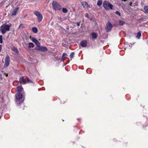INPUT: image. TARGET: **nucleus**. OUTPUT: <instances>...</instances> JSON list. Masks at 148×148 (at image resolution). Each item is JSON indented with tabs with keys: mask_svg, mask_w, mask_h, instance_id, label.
Wrapping results in <instances>:
<instances>
[{
	"mask_svg": "<svg viewBox=\"0 0 148 148\" xmlns=\"http://www.w3.org/2000/svg\"><path fill=\"white\" fill-rule=\"evenodd\" d=\"M11 25L8 24H3L1 26L0 28V31L3 34H5L7 31H9L10 27Z\"/></svg>",
	"mask_w": 148,
	"mask_h": 148,
	"instance_id": "nucleus-1",
	"label": "nucleus"
},
{
	"mask_svg": "<svg viewBox=\"0 0 148 148\" xmlns=\"http://www.w3.org/2000/svg\"><path fill=\"white\" fill-rule=\"evenodd\" d=\"M23 96V95L20 93H17L16 94V101L17 103L20 104L23 102L24 98Z\"/></svg>",
	"mask_w": 148,
	"mask_h": 148,
	"instance_id": "nucleus-2",
	"label": "nucleus"
},
{
	"mask_svg": "<svg viewBox=\"0 0 148 148\" xmlns=\"http://www.w3.org/2000/svg\"><path fill=\"white\" fill-rule=\"evenodd\" d=\"M103 5L106 10H108L109 9L112 10L113 6L109 2L106 1L103 2Z\"/></svg>",
	"mask_w": 148,
	"mask_h": 148,
	"instance_id": "nucleus-3",
	"label": "nucleus"
},
{
	"mask_svg": "<svg viewBox=\"0 0 148 148\" xmlns=\"http://www.w3.org/2000/svg\"><path fill=\"white\" fill-rule=\"evenodd\" d=\"M52 5L54 10H60L61 9V6L58 3L54 1L52 3Z\"/></svg>",
	"mask_w": 148,
	"mask_h": 148,
	"instance_id": "nucleus-4",
	"label": "nucleus"
},
{
	"mask_svg": "<svg viewBox=\"0 0 148 148\" xmlns=\"http://www.w3.org/2000/svg\"><path fill=\"white\" fill-rule=\"evenodd\" d=\"M19 82L23 84H25L26 83H32V82L31 80L29 79L27 77L24 79L23 77H21L19 78Z\"/></svg>",
	"mask_w": 148,
	"mask_h": 148,
	"instance_id": "nucleus-5",
	"label": "nucleus"
},
{
	"mask_svg": "<svg viewBox=\"0 0 148 148\" xmlns=\"http://www.w3.org/2000/svg\"><path fill=\"white\" fill-rule=\"evenodd\" d=\"M34 14L37 16L38 21L39 22H40L43 19L42 14L40 12L37 11H35L34 12Z\"/></svg>",
	"mask_w": 148,
	"mask_h": 148,
	"instance_id": "nucleus-6",
	"label": "nucleus"
},
{
	"mask_svg": "<svg viewBox=\"0 0 148 148\" xmlns=\"http://www.w3.org/2000/svg\"><path fill=\"white\" fill-rule=\"evenodd\" d=\"M10 62V58L9 56L7 55L5 58V63L4 65L5 67H7L9 66Z\"/></svg>",
	"mask_w": 148,
	"mask_h": 148,
	"instance_id": "nucleus-7",
	"label": "nucleus"
},
{
	"mask_svg": "<svg viewBox=\"0 0 148 148\" xmlns=\"http://www.w3.org/2000/svg\"><path fill=\"white\" fill-rule=\"evenodd\" d=\"M112 28V25L110 22H108L106 24V29L107 32L110 31Z\"/></svg>",
	"mask_w": 148,
	"mask_h": 148,
	"instance_id": "nucleus-8",
	"label": "nucleus"
},
{
	"mask_svg": "<svg viewBox=\"0 0 148 148\" xmlns=\"http://www.w3.org/2000/svg\"><path fill=\"white\" fill-rule=\"evenodd\" d=\"M37 50H40L44 52L46 51L47 50V49L45 47L41 46L40 45L38 46L36 48Z\"/></svg>",
	"mask_w": 148,
	"mask_h": 148,
	"instance_id": "nucleus-9",
	"label": "nucleus"
},
{
	"mask_svg": "<svg viewBox=\"0 0 148 148\" xmlns=\"http://www.w3.org/2000/svg\"><path fill=\"white\" fill-rule=\"evenodd\" d=\"M31 40L33 42L36 44L37 46V47L38 46H39V45H40V42L34 38H32L31 39Z\"/></svg>",
	"mask_w": 148,
	"mask_h": 148,
	"instance_id": "nucleus-10",
	"label": "nucleus"
},
{
	"mask_svg": "<svg viewBox=\"0 0 148 148\" xmlns=\"http://www.w3.org/2000/svg\"><path fill=\"white\" fill-rule=\"evenodd\" d=\"M82 5L83 6L84 8L86 7L88 9L90 8V6L88 5L87 2H83L82 3Z\"/></svg>",
	"mask_w": 148,
	"mask_h": 148,
	"instance_id": "nucleus-11",
	"label": "nucleus"
},
{
	"mask_svg": "<svg viewBox=\"0 0 148 148\" xmlns=\"http://www.w3.org/2000/svg\"><path fill=\"white\" fill-rule=\"evenodd\" d=\"M19 9V7H17L14 9L12 13V16L16 15L17 14V12Z\"/></svg>",
	"mask_w": 148,
	"mask_h": 148,
	"instance_id": "nucleus-12",
	"label": "nucleus"
},
{
	"mask_svg": "<svg viewBox=\"0 0 148 148\" xmlns=\"http://www.w3.org/2000/svg\"><path fill=\"white\" fill-rule=\"evenodd\" d=\"M81 45L83 47H85L86 46L87 42L86 40H83L81 42Z\"/></svg>",
	"mask_w": 148,
	"mask_h": 148,
	"instance_id": "nucleus-13",
	"label": "nucleus"
},
{
	"mask_svg": "<svg viewBox=\"0 0 148 148\" xmlns=\"http://www.w3.org/2000/svg\"><path fill=\"white\" fill-rule=\"evenodd\" d=\"M17 91L18 92H20L23 91V88L21 86H18L17 87Z\"/></svg>",
	"mask_w": 148,
	"mask_h": 148,
	"instance_id": "nucleus-14",
	"label": "nucleus"
},
{
	"mask_svg": "<svg viewBox=\"0 0 148 148\" xmlns=\"http://www.w3.org/2000/svg\"><path fill=\"white\" fill-rule=\"evenodd\" d=\"M91 35L93 38L96 39L97 38V35L96 33H93Z\"/></svg>",
	"mask_w": 148,
	"mask_h": 148,
	"instance_id": "nucleus-15",
	"label": "nucleus"
},
{
	"mask_svg": "<svg viewBox=\"0 0 148 148\" xmlns=\"http://www.w3.org/2000/svg\"><path fill=\"white\" fill-rule=\"evenodd\" d=\"M32 32L35 33H36L38 32L37 28L36 27H33L32 28Z\"/></svg>",
	"mask_w": 148,
	"mask_h": 148,
	"instance_id": "nucleus-16",
	"label": "nucleus"
},
{
	"mask_svg": "<svg viewBox=\"0 0 148 148\" xmlns=\"http://www.w3.org/2000/svg\"><path fill=\"white\" fill-rule=\"evenodd\" d=\"M102 3V1L101 0H99L98 1L97 3V5L98 6H101Z\"/></svg>",
	"mask_w": 148,
	"mask_h": 148,
	"instance_id": "nucleus-17",
	"label": "nucleus"
},
{
	"mask_svg": "<svg viewBox=\"0 0 148 148\" xmlns=\"http://www.w3.org/2000/svg\"><path fill=\"white\" fill-rule=\"evenodd\" d=\"M29 45L28 47L29 48H30L31 47L33 48L34 47V44L32 43H29Z\"/></svg>",
	"mask_w": 148,
	"mask_h": 148,
	"instance_id": "nucleus-18",
	"label": "nucleus"
},
{
	"mask_svg": "<svg viewBox=\"0 0 148 148\" xmlns=\"http://www.w3.org/2000/svg\"><path fill=\"white\" fill-rule=\"evenodd\" d=\"M125 22L123 21H119V24L120 25H122L125 23Z\"/></svg>",
	"mask_w": 148,
	"mask_h": 148,
	"instance_id": "nucleus-19",
	"label": "nucleus"
},
{
	"mask_svg": "<svg viewBox=\"0 0 148 148\" xmlns=\"http://www.w3.org/2000/svg\"><path fill=\"white\" fill-rule=\"evenodd\" d=\"M141 36V34L140 32H138L137 33V35L136 36V38L138 39H140V37Z\"/></svg>",
	"mask_w": 148,
	"mask_h": 148,
	"instance_id": "nucleus-20",
	"label": "nucleus"
},
{
	"mask_svg": "<svg viewBox=\"0 0 148 148\" xmlns=\"http://www.w3.org/2000/svg\"><path fill=\"white\" fill-rule=\"evenodd\" d=\"M144 9L146 12L148 13V6H145L144 8Z\"/></svg>",
	"mask_w": 148,
	"mask_h": 148,
	"instance_id": "nucleus-21",
	"label": "nucleus"
},
{
	"mask_svg": "<svg viewBox=\"0 0 148 148\" xmlns=\"http://www.w3.org/2000/svg\"><path fill=\"white\" fill-rule=\"evenodd\" d=\"M67 55L65 53H63L62 56V60L63 61V59L65 58L66 57Z\"/></svg>",
	"mask_w": 148,
	"mask_h": 148,
	"instance_id": "nucleus-22",
	"label": "nucleus"
},
{
	"mask_svg": "<svg viewBox=\"0 0 148 148\" xmlns=\"http://www.w3.org/2000/svg\"><path fill=\"white\" fill-rule=\"evenodd\" d=\"M62 12L64 13H67L68 12V10L66 8H63L62 9Z\"/></svg>",
	"mask_w": 148,
	"mask_h": 148,
	"instance_id": "nucleus-23",
	"label": "nucleus"
},
{
	"mask_svg": "<svg viewBox=\"0 0 148 148\" xmlns=\"http://www.w3.org/2000/svg\"><path fill=\"white\" fill-rule=\"evenodd\" d=\"M74 52H72L71 53L70 56L71 58H73L74 55Z\"/></svg>",
	"mask_w": 148,
	"mask_h": 148,
	"instance_id": "nucleus-24",
	"label": "nucleus"
},
{
	"mask_svg": "<svg viewBox=\"0 0 148 148\" xmlns=\"http://www.w3.org/2000/svg\"><path fill=\"white\" fill-rule=\"evenodd\" d=\"M0 43L1 44L3 43V36L2 35L0 36Z\"/></svg>",
	"mask_w": 148,
	"mask_h": 148,
	"instance_id": "nucleus-25",
	"label": "nucleus"
},
{
	"mask_svg": "<svg viewBox=\"0 0 148 148\" xmlns=\"http://www.w3.org/2000/svg\"><path fill=\"white\" fill-rule=\"evenodd\" d=\"M24 27V26L23 24H20L19 26V28H23Z\"/></svg>",
	"mask_w": 148,
	"mask_h": 148,
	"instance_id": "nucleus-26",
	"label": "nucleus"
},
{
	"mask_svg": "<svg viewBox=\"0 0 148 148\" xmlns=\"http://www.w3.org/2000/svg\"><path fill=\"white\" fill-rule=\"evenodd\" d=\"M13 50L16 53H18V50L17 49H16V48H14V49H13Z\"/></svg>",
	"mask_w": 148,
	"mask_h": 148,
	"instance_id": "nucleus-27",
	"label": "nucleus"
},
{
	"mask_svg": "<svg viewBox=\"0 0 148 148\" xmlns=\"http://www.w3.org/2000/svg\"><path fill=\"white\" fill-rule=\"evenodd\" d=\"M115 13L118 15V16H121V14L118 11H116L115 12Z\"/></svg>",
	"mask_w": 148,
	"mask_h": 148,
	"instance_id": "nucleus-28",
	"label": "nucleus"
},
{
	"mask_svg": "<svg viewBox=\"0 0 148 148\" xmlns=\"http://www.w3.org/2000/svg\"><path fill=\"white\" fill-rule=\"evenodd\" d=\"M85 16L88 18V13H86L85 14Z\"/></svg>",
	"mask_w": 148,
	"mask_h": 148,
	"instance_id": "nucleus-29",
	"label": "nucleus"
},
{
	"mask_svg": "<svg viewBox=\"0 0 148 148\" xmlns=\"http://www.w3.org/2000/svg\"><path fill=\"white\" fill-rule=\"evenodd\" d=\"M2 50V46L1 45H0V52Z\"/></svg>",
	"mask_w": 148,
	"mask_h": 148,
	"instance_id": "nucleus-30",
	"label": "nucleus"
},
{
	"mask_svg": "<svg viewBox=\"0 0 148 148\" xmlns=\"http://www.w3.org/2000/svg\"><path fill=\"white\" fill-rule=\"evenodd\" d=\"M77 24L78 26H79L80 25V23H77Z\"/></svg>",
	"mask_w": 148,
	"mask_h": 148,
	"instance_id": "nucleus-31",
	"label": "nucleus"
},
{
	"mask_svg": "<svg viewBox=\"0 0 148 148\" xmlns=\"http://www.w3.org/2000/svg\"><path fill=\"white\" fill-rule=\"evenodd\" d=\"M2 76L1 75H0V80H2Z\"/></svg>",
	"mask_w": 148,
	"mask_h": 148,
	"instance_id": "nucleus-32",
	"label": "nucleus"
},
{
	"mask_svg": "<svg viewBox=\"0 0 148 148\" xmlns=\"http://www.w3.org/2000/svg\"><path fill=\"white\" fill-rule=\"evenodd\" d=\"M4 74L5 75V76H6V77H7V76H8V74H6V73H4Z\"/></svg>",
	"mask_w": 148,
	"mask_h": 148,
	"instance_id": "nucleus-33",
	"label": "nucleus"
}]
</instances>
